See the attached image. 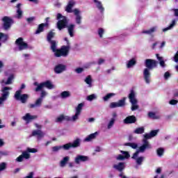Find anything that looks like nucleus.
<instances>
[{
	"instance_id": "53",
	"label": "nucleus",
	"mask_w": 178,
	"mask_h": 178,
	"mask_svg": "<svg viewBox=\"0 0 178 178\" xmlns=\"http://www.w3.org/2000/svg\"><path fill=\"white\" fill-rule=\"evenodd\" d=\"M35 20V17H31L26 19V22L30 24L32 22H34Z\"/></svg>"
},
{
	"instance_id": "25",
	"label": "nucleus",
	"mask_w": 178,
	"mask_h": 178,
	"mask_svg": "<svg viewBox=\"0 0 178 178\" xmlns=\"http://www.w3.org/2000/svg\"><path fill=\"white\" fill-rule=\"evenodd\" d=\"M93 1L95 2V3H96V6H97V9H99V11H101L102 13V12H104V10H105L104 7L102 6V3H101V1H99L98 0H93Z\"/></svg>"
},
{
	"instance_id": "57",
	"label": "nucleus",
	"mask_w": 178,
	"mask_h": 178,
	"mask_svg": "<svg viewBox=\"0 0 178 178\" xmlns=\"http://www.w3.org/2000/svg\"><path fill=\"white\" fill-rule=\"evenodd\" d=\"M24 159V158L23 157V155L22 154L16 159V161H17V162H23Z\"/></svg>"
},
{
	"instance_id": "14",
	"label": "nucleus",
	"mask_w": 178,
	"mask_h": 178,
	"mask_svg": "<svg viewBox=\"0 0 178 178\" xmlns=\"http://www.w3.org/2000/svg\"><path fill=\"white\" fill-rule=\"evenodd\" d=\"M113 168L120 173H123V170L126 168V165L124 162H120L118 164L113 165Z\"/></svg>"
},
{
	"instance_id": "1",
	"label": "nucleus",
	"mask_w": 178,
	"mask_h": 178,
	"mask_svg": "<svg viewBox=\"0 0 178 178\" xmlns=\"http://www.w3.org/2000/svg\"><path fill=\"white\" fill-rule=\"evenodd\" d=\"M145 66L146 68L143 70L144 80L147 84H149V79H151V72H149V70H152L153 69H155V67H157L158 61L154 59L147 58L145 60Z\"/></svg>"
},
{
	"instance_id": "4",
	"label": "nucleus",
	"mask_w": 178,
	"mask_h": 178,
	"mask_svg": "<svg viewBox=\"0 0 178 178\" xmlns=\"http://www.w3.org/2000/svg\"><path fill=\"white\" fill-rule=\"evenodd\" d=\"M58 44H56L54 49L51 47V51L54 52V55L56 58H60V56H67L69 55V51L70 50V46H62L60 49H56Z\"/></svg>"
},
{
	"instance_id": "19",
	"label": "nucleus",
	"mask_w": 178,
	"mask_h": 178,
	"mask_svg": "<svg viewBox=\"0 0 178 178\" xmlns=\"http://www.w3.org/2000/svg\"><path fill=\"white\" fill-rule=\"evenodd\" d=\"M74 5H76V2H74V0H70L65 8V12H67V13H72V12H73L72 9L73 8V6H74Z\"/></svg>"
},
{
	"instance_id": "40",
	"label": "nucleus",
	"mask_w": 178,
	"mask_h": 178,
	"mask_svg": "<svg viewBox=\"0 0 178 178\" xmlns=\"http://www.w3.org/2000/svg\"><path fill=\"white\" fill-rule=\"evenodd\" d=\"M144 159H145V157H144V156L138 157L136 159L137 165H143V162L144 161Z\"/></svg>"
},
{
	"instance_id": "54",
	"label": "nucleus",
	"mask_w": 178,
	"mask_h": 178,
	"mask_svg": "<svg viewBox=\"0 0 178 178\" xmlns=\"http://www.w3.org/2000/svg\"><path fill=\"white\" fill-rule=\"evenodd\" d=\"M122 153L124 154V156L126 159H129V157L130 156V154H129V152L122 151Z\"/></svg>"
},
{
	"instance_id": "55",
	"label": "nucleus",
	"mask_w": 178,
	"mask_h": 178,
	"mask_svg": "<svg viewBox=\"0 0 178 178\" xmlns=\"http://www.w3.org/2000/svg\"><path fill=\"white\" fill-rule=\"evenodd\" d=\"M170 105H177L178 104V101L176 99H171L169 102Z\"/></svg>"
},
{
	"instance_id": "42",
	"label": "nucleus",
	"mask_w": 178,
	"mask_h": 178,
	"mask_svg": "<svg viewBox=\"0 0 178 178\" xmlns=\"http://www.w3.org/2000/svg\"><path fill=\"white\" fill-rule=\"evenodd\" d=\"M23 17V11L22 9L17 10V19H22Z\"/></svg>"
},
{
	"instance_id": "52",
	"label": "nucleus",
	"mask_w": 178,
	"mask_h": 178,
	"mask_svg": "<svg viewBox=\"0 0 178 178\" xmlns=\"http://www.w3.org/2000/svg\"><path fill=\"white\" fill-rule=\"evenodd\" d=\"M80 113H75V115L72 116V120L74 122L76 120H77V119H79V116H80Z\"/></svg>"
},
{
	"instance_id": "32",
	"label": "nucleus",
	"mask_w": 178,
	"mask_h": 178,
	"mask_svg": "<svg viewBox=\"0 0 178 178\" xmlns=\"http://www.w3.org/2000/svg\"><path fill=\"white\" fill-rule=\"evenodd\" d=\"M69 97H70V91H63L60 93V97L63 98V99H65V98H69Z\"/></svg>"
},
{
	"instance_id": "18",
	"label": "nucleus",
	"mask_w": 178,
	"mask_h": 178,
	"mask_svg": "<svg viewBox=\"0 0 178 178\" xmlns=\"http://www.w3.org/2000/svg\"><path fill=\"white\" fill-rule=\"evenodd\" d=\"M42 104V99L39 97L35 102V104H30L29 105V108L30 109H34V108L40 107L41 106Z\"/></svg>"
},
{
	"instance_id": "26",
	"label": "nucleus",
	"mask_w": 178,
	"mask_h": 178,
	"mask_svg": "<svg viewBox=\"0 0 178 178\" xmlns=\"http://www.w3.org/2000/svg\"><path fill=\"white\" fill-rule=\"evenodd\" d=\"M97 136H98V132H95L93 134H91L85 138V141H88V142L91 141V140H94V138H95Z\"/></svg>"
},
{
	"instance_id": "60",
	"label": "nucleus",
	"mask_w": 178,
	"mask_h": 178,
	"mask_svg": "<svg viewBox=\"0 0 178 178\" xmlns=\"http://www.w3.org/2000/svg\"><path fill=\"white\" fill-rule=\"evenodd\" d=\"M117 159H118L119 161H123V159H126L124 156L122 154H119L118 156L117 157Z\"/></svg>"
},
{
	"instance_id": "8",
	"label": "nucleus",
	"mask_w": 178,
	"mask_h": 178,
	"mask_svg": "<svg viewBox=\"0 0 178 178\" xmlns=\"http://www.w3.org/2000/svg\"><path fill=\"white\" fill-rule=\"evenodd\" d=\"M128 98L129 99V102L131 104V111H137L138 109V106L137 105L138 101L136 99V92H134V90H131L130 93L129 94Z\"/></svg>"
},
{
	"instance_id": "56",
	"label": "nucleus",
	"mask_w": 178,
	"mask_h": 178,
	"mask_svg": "<svg viewBox=\"0 0 178 178\" xmlns=\"http://www.w3.org/2000/svg\"><path fill=\"white\" fill-rule=\"evenodd\" d=\"M75 72L78 73V74H80L82 72H84V69L82 67H78L75 70Z\"/></svg>"
},
{
	"instance_id": "48",
	"label": "nucleus",
	"mask_w": 178,
	"mask_h": 178,
	"mask_svg": "<svg viewBox=\"0 0 178 178\" xmlns=\"http://www.w3.org/2000/svg\"><path fill=\"white\" fill-rule=\"evenodd\" d=\"M104 29L100 28L98 29V35L100 37V38H102V37L104 36Z\"/></svg>"
},
{
	"instance_id": "61",
	"label": "nucleus",
	"mask_w": 178,
	"mask_h": 178,
	"mask_svg": "<svg viewBox=\"0 0 178 178\" xmlns=\"http://www.w3.org/2000/svg\"><path fill=\"white\" fill-rule=\"evenodd\" d=\"M174 60H175V62H176V63H178V51H177V53L175 54V55L174 56Z\"/></svg>"
},
{
	"instance_id": "38",
	"label": "nucleus",
	"mask_w": 178,
	"mask_h": 178,
	"mask_svg": "<svg viewBox=\"0 0 178 178\" xmlns=\"http://www.w3.org/2000/svg\"><path fill=\"white\" fill-rule=\"evenodd\" d=\"M83 106H84V104L80 103L78 104L77 107L76 108V113H81V111L83 110Z\"/></svg>"
},
{
	"instance_id": "47",
	"label": "nucleus",
	"mask_w": 178,
	"mask_h": 178,
	"mask_svg": "<svg viewBox=\"0 0 178 178\" xmlns=\"http://www.w3.org/2000/svg\"><path fill=\"white\" fill-rule=\"evenodd\" d=\"M22 155L25 159H29L30 158V154H29V152H24Z\"/></svg>"
},
{
	"instance_id": "11",
	"label": "nucleus",
	"mask_w": 178,
	"mask_h": 178,
	"mask_svg": "<svg viewBox=\"0 0 178 178\" xmlns=\"http://www.w3.org/2000/svg\"><path fill=\"white\" fill-rule=\"evenodd\" d=\"M15 44L17 45L19 51H23L29 48V44L24 41L23 38H19L17 39Z\"/></svg>"
},
{
	"instance_id": "7",
	"label": "nucleus",
	"mask_w": 178,
	"mask_h": 178,
	"mask_svg": "<svg viewBox=\"0 0 178 178\" xmlns=\"http://www.w3.org/2000/svg\"><path fill=\"white\" fill-rule=\"evenodd\" d=\"M57 29L60 31L63 30V29H66L67 27V17L65 16L62 15L60 13L57 14Z\"/></svg>"
},
{
	"instance_id": "10",
	"label": "nucleus",
	"mask_w": 178,
	"mask_h": 178,
	"mask_svg": "<svg viewBox=\"0 0 178 178\" xmlns=\"http://www.w3.org/2000/svg\"><path fill=\"white\" fill-rule=\"evenodd\" d=\"M54 37H55V32L50 31L47 33V42H49V44H50L51 47L53 49H55V46L58 45V42H56V40H52V38H54Z\"/></svg>"
},
{
	"instance_id": "16",
	"label": "nucleus",
	"mask_w": 178,
	"mask_h": 178,
	"mask_svg": "<svg viewBox=\"0 0 178 178\" xmlns=\"http://www.w3.org/2000/svg\"><path fill=\"white\" fill-rule=\"evenodd\" d=\"M88 161V156H83V155H78L76 158H75V163L78 164L81 162H87Z\"/></svg>"
},
{
	"instance_id": "36",
	"label": "nucleus",
	"mask_w": 178,
	"mask_h": 178,
	"mask_svg": "<svg viewBox=\"0 0 178 178\" xmlns=\"http://www.w3.org/2000/svg\"><path fill=\"white\" fill-rule=\"evenodd\" d=\"M44 31V26L42 24H39L35 34H40Z\"/></svg>"
},
{
	"instance_id": "12",
	"label": "nucleus",
	"mask_w": 178,
	"mask_h": 178,
	"mask_svg": "<svg viewBox=\"0 0 178 178\" xmlns=\"http://www.w3.org/2000/svg\"><path fill=\"white\" fill-rule=\"evenodd\" d=\"M70 122L71 118L70 117L67 115H65L63 114L60 115L58 117H57L55 120L56 123H62V122Z\"/></svg>"
},
{
	"instance_id": "27",
	"label": "nucleus",
	"mask_w": 178,
	"mask_h": 178,
	"mask_svg": "<svg viewBox=\"0 0 178 178\" xmlns=\"http://www.w3.org/2000/svg\"><path fill=\"white\" fill-rule=\"evenodd\" d=\"M155 31H156V27L154 26L149 30L143 31L142 34H148L149 35H151V34H153Z\"/></svg>"
},
{
	"instance_id": "30",
	"label": "nucleus",
	"mask_w": 178,
	"mask_h": 178,
	"mask_svg": "<svg viewBox=\"0 0 178 178\" xmlns=\"http://www.w3.org/2000/svg\"><path fill=\"white\" fill-rule=\"evenodd\" d=\"M126 99H127V97H123L121 99H120L118 102H117L118 104L119 108H122V106H126Z\"/></svg>"
},
{
	"instance_id": "22",
	"label": "nucleus",
	"mask_w": 178,
	"mask_h": 178,
	"mask_svg": "<svg viewBox=\"0 0 178 178\" xmlns=\"http://www.w3.org/2000/svg\"><path fill=\"white\" fill-rule=\"evenodd\" d=\"M8 90H10V87H4L3 89H2V95H1V97L3 98H5L6 99H8V97H9V91Z\"/></svg>"
},
{
	"instance_id": "51",
	"label": "nucleus",
	"mask_w": 178,
	"mask_h": 178,
	"mask_svg": "<svg viewBox=\"0 0 178 178\" xmlns=\"http://www.w3.org/2000/svg\"><path fill=\"white\" fill-rule=\"evenodd\" d=\"M45 97H47V92L45 90H41L40 97L39 98L44 99Z\"/></svg>"
},
{
	"instance_id": "21",
	"label": "nucleus",
	"mask_w": 178,
	"mask_h": 178,
	"mask_svg": "<svg viewBox=\"0 0 178 178\" xmlns=\"http://www.w3.org/2000/svg\"><path fill=\"white\" fill-rule=\"evenodd\" d=\"M38 116L37 115H31L30 113H26L24 117H22V119L25 120L26 122H31L32 120H35V119H37Z\"/></svg>"
},
{
	"instance_id": "45",
	"label": "nucleus",
	"mask_w": 178,
	"mask_h": 178,
	"mask_svg": "<svg viewBox=\"0 0 178 178\" xmlns=\"http://www.w3.org/2000/svg\"><path fill=\"white\" fill-rule=\"evenodd\" d=\"M115 118H111V120H110V122H109V123H108V129H111L113 126V124H115Z\"/></svg>"
},
{
	"instance_id": "50",
	"label": "nucleus",
	"mask_w": 178,
	"mask_h": 178,
	"mask_svg": "<svg viewBox=\"0 0 178 178\" xmlns=\"http://www.w3.org/2000/svg\"><path fill=\"white\" fill-rule=\"evenodd\" d=\"M6 169V163H0V172H2V170H5Z\"/></svg>"
},
{
	"instance_id": "29",
	"label": "nucleus",
	"mask_w": 178,
	"mask_h": 178,
	"mask_svg": "<svg viewBox=\"0 0 178 178\" xmlns=\"http://www.w3.org/2000/svg\"><path fill=\"white\" fill-rule=\"evenodd\" d=\"M144 131H145V128H144V127H140L136 128L134 131V134H144Z\"/></svg>"
},
{
	"instance_id": "49",
	"label": "nucleus",
	"mask_w": 178,
	"mask_h": 178,
	"mask_svg": "<svg viewBox=\"0 0 178 178\" xmlns=\"http://www.w3.org/2000/svg\"><path fill=\"white\" fill-rule=\"evenodd\" d=\"M27 152H30L31 154H35V152H38V150L35 148L28 147L27 148Z\"/></svg>"
},
{
	"instance_id": "34",
	"label": "nucleus",
	"mask_w": 178,
	"mask_h": 178,
	"mask_svg": "<svg viewBox=\"0 0 178 178\" xmlns=\"http://www.w3.org/2000/svg\"><path fill=\"white\" fill-rule=\"evenodd\" d=\"M69 156L64 157L62 161H60V166L63 168V166H65L67 162H69Z\"/></svg>"
},
{
	"instance_id": "62",
	"label": "nucleus",
	"mask_w": 178,
	"mask_h": 178,
	"mask_svg": "<svg viewBox=\"0 0 178 178\" xmlns=\"http://www.w3.org/2000/svg\"><path fill=\"white\" fill-rule=\"evenodd\" d=\"M5 101H6V99H5V97H3L2 96L0 97V105H2V104H3Z\"/></svg>"
},
{
	"instance_id": "23",
	"label": "nucleus",
	"mask_w": 178,
	"mask_h": 178,
	"mask_svg": "<svg viewBox=\"0 0 178 178\" xmlns=\"http://www.w3.org/2000/svg\"><path fill=\"white\" fill-rule=\"evenodd\" d=\"M137 65V60H136V58H131L129 60L127 64V69H130L131 67H133V66H136Z\"/></svg>"
},
{
	"instance_id": "28",
	"label": "nucleus",
	"mask_w": 178,
	"mask_h": 178,
	"mask_svg": "<svg viewBox=\"0 0 178 178\" xmlns=\"http://www.w3.org/2000/svg\"><path fill=\"white\" fill-rule=\"evenodd\" d=\"M124 145L125 147H131L133 149H137L138 148V145L134 143H125Z\"/></svg>"
},
{
	"instance_id": "31",
	"label": "nucleus",
	"mask_w": 178,
	"mask_h": 178,
	"mask_svg": "<svg viewBox=\"0 0 178 178\" xmlns=\"http://www.w3.org/2000/svg\"><path fill=\"white\" fill-rule=\"evenodd\" d=\"M176 26V19H173L172 21V23L170 24V26L167 28H164L163 29V31L165 33V31H168V30H171V29H173Z\"/></svg>"
},
{
	"instance_id": "9",
	"label": "nucleus",
	"mask_w": 178,
	"mask_h": 178,
	"mask_svg": "<svg viewBox=\"0 0 178 178\" xmlns=\"http://www.w3.org/2000/svg\"><path fill=\"white\" fill-rule=\"evenodd\" d=\"M3 22L2 27L3 30L6 31H8V30H10V29L12 27V24L15 23V21H13V19L10 18L8 16H4L1 19Z\"/></svg>"
},
{
	"instance_id": "15",
	"label": "nucleus",
	"mask_w": 178,
	"mask_h": 178,
	"mask_svg": "<svg viewBox=\"0 0 178 178\" xmlns=\"http://www.w3.org/2000/svg\"><path fill=\"white\" fill-rule=\"evenodd\" d=\"M65 70H66V65L63 64H58L54 67V72L57 74L63 73V72H65Z\"/></svg>"
},
{
	"instance_id": "58",
	"label": "nucleus",
	"mask_w": 178,
	"mask_h": 178,
	"mask_svg": "<svg viewBox=\"0 0 178 178\" xmlns=\"http://www.w3.org/2000/svg\"><path fill=\"white\" fill-rule=\"evenodd\" d=\"M170 77V73L169 72H166L164 74V79L165 80H168V79H169Z\"/></svg>"
},
{
	"instance_id": "39",
	"label": "nucleus",
	"mask_w": 178,
	"mask_h": 178,
	"mask_svg": "<svg viewBox=\"0 0 178 178\" xmlns=\"http://www.w3.org/2000/svg\"><path fill=\"white\" fill-rule=\"evenodd\" d=\"M141 146L139 147L138 150H137L132 156V159H137V156H138V154H140V152H145V151H141L140 149Z\"/></svg>"
},
{
	"instance_id": "43",
	"label": "nucleus",
	"mask_w": 178,
	"mask_h": 178,
	"mask_svg": "<svg viewBox=\"0 0 178 178\" xmlns=\"http://www.w3.org/2000/svg\"><path fill=\"white\" fill-rule=\"evenodd\" d=\"M15 76H13V74L10 75V76L7 79V81L5 82V84L6 85L12 84V80H13Z\"/></svg>"
},
{
	"instance_id": "24",
	"label": "nucleus",
	"mask_w": 178,
	"mask_h": 178,
	"mask_svg": "<svg viewBox=\"0 0 178 178\" xmlns=\"http://www.w3.org/2000/svg\"><path fill=\"white\" fill-rule=\"evenodd\" d=\"M32 136H38V138H42L44 137V133L41 130H35L32 132Z\"/></svg>"
},
{
	"instance_id": "59",
	"label": "nucleus",
	"mask_w": 178,
	"mask_h": 178,
	"mask_svg": "<svg viewBox=\"0 0 178 178\" xmlns=\"http://www.w3.org/2000/svg\"><path fill=\"white\" fill-rule=\"evenodd\" d=\"M172 11L174 12V16H175V17H178V9L174 8L172 9Z\"/></svg>"
},
{
	"instance_id": "20",
	"label": "nucleus",
	"mask_w": 178,
	"mask_h": 178,
	"mask_svg": "<svg viewBox=\"0 0 178 178\" xmlns=\"http://www.w3.org/2000/svg\"><path fill=\"white\" fill-rule=\"evenodd\" d=\"M76 27V25L73 24H70L67 26L68 34L70 37H74V29Z\"/></svg>"
},
{
	"instance_id": "13",
	"label": "nucleus",
	"mask_w": 178,
	"mask_h": 178,
	"mask_svg": "<svg viewBox=\"0 0 178 178\" xmlns=\"http://www.w3.org/2000/svg\"><path fill=\"white\" fill-rule=\"evenodd\" d=\"M137 122V118L135 115H129L124 120V124H133Z\"/></svg>"
},
{
	"instance_id": "2",
	"label": "nucleus",
	"mask_w": 178,
	"mask_h": 178,
	"mask_svg": "<svg viewBox=\"0 0 178 178\" xmlns=\"http://www.w3.org/2000/svg\"><path fill=\"white\" fill-rule=\"evenodd\" d=\"M81 144V140L77 138L73 143H68L63 145L54 146L52 147L53 152H58L60 149H64L65 151H69L70 148H79Z\"/></svg>"
},
{
	"instance_id": "33",
	"label": "nucleus",
	"mask_w": 178,
	"mask_h": 178,
	"mask_svg": "<svg viewBox=\"0 0 178 178\" xmlns=\"http://www.w3.org/2000/svg\"><path fill=\"white\" fill-rule=\"evenodd\" d=\"M148 118H149V119H153L154 120L159 119V116L156 115V114L154 112H149Z\"/></svg>"
},
{
	"instance_id": "37",
	"label": "nucleus",
	"mask_w": 178,
	"mask_h": 178,
	"mask_svg": "<svg viewBox=\"0 0 178 178\" xmlns=\"http://www.w3.org/2000/svg\"><path fill=\"white\" fill-rule=\"evenodd\" d=\"M112 97H115V93H108L103 97V100L106 102V101L111 99Z\"/></svg>"
},
{
	"instance_id": "64",
	"label": "nucleus",
	"mask_w": 178,
	"mask_h": 178,
	"mask_svg": "<svg viewBox=\"0 0 178 178\" xmlns=\"http://www.w3.org/2000/svg\"><path fill=\"white\" fill-rule=\"evenodd\" d=\"M105 60L104 58H99L98 61V65H102V63H104Z\"/></svg>"
},
{
	"instance_id": "6",
	"label": "nucleus",
	"mask_w": 178,
	"mask_h": 178,
	"mask_svg": "<svg viewBox=\"0 0 178 178\" xmlns=\"http://www.w3.org/2000/svg\"><path fill=\"white\" fill-rule=\"evenodd\" d=\"M33 86L36 87L34 89V91H35V92L43 91L44 90H42V88H44V87L48 90H52L54 87V84H52V82H51V81H46L40 83H38V82L35 81L33 83Z\"/></svg>"
},
{
	"instance_id": "35",
	"label": "nucleus",
	"mask_w": 178,
	"mask_h": 178,
	"mask_svg": "<svg viewBox=\"0 0 178 178\" xmlns=\"http://www.w3.org/2000/svg\"><path fill=\"white\" fill-rule=\"evenodd\" d=\"M156 154L158 156H163V154H165V149L162 147H159L156 149Z\"/></svg>"
},
{
	"instance_id": "63",
	"label": "nucleus",
	"mask_w": 178,
	"mask_h": 178,
	"mask_svg": "<svg viewBox=\"0 0 178 178\" xmlns=\"http://www.w3.org/2000/svg\"><path fill=\"white\" fill-rule=\"evenodd\" d=\"M8 38V35H5L3 33H0V40H2V38Z\"/></svg>"
},
{
	"instance_id": "5",
	"label": "nucleus",
	"mask_w": 178,
	"mask_h": 178,
	"mask_svg": "<svg viewBox=\"0 0 178 178\" xmlns=\"http://www.w3.org/2000/svg\"><path fill=\"white\" fill-rule=\"evenodd\" d=\"M24 88H26V85L22 83L19 90H17L14 95L15 99H16V101H21L22 104H26V102H27V99H29V95H22V90H24Z\"/></svg>"
},
{
	"instance_id": "41",
	"label": "nucleus",
	"mask_w": 178,
	"mask_h": 178,
	"mask_svg": "<svg viewBox=\"0 0 178 178\" xmlns=\"http://www.w3.org/2000/svg\"><path fill=\"white\" fill-rule=\"evenodd\" d=\"M85 83H86V84L88 86H91V84H92V79L91 78L90 75L88 76L85 79Z\"/></svg>"
},
{
	"instance_id": "44",
	"label": "nucleus",
	"mask_w": 178,
	"mask_h": 178,
	"mask_svg": "<svg viewBox=\"0 0 178 178\" xmlns=\"http://www.w3.org/2000/svg\"><path fill=\"white\" fill-rule=\"evenodd\" d=\"M93 99H97V96L95 94L90 95L87 97L88 101H93Z\"/></svg>"
},
{
	"instance_id": "46",
	"label": "nucleus",
	"mask_w": 178,
	"mask_h": 178,
	"mask_svg": "<svg viewBox=\"0 0 178 178\" xmlns=\"http://www.w3.org/2000/svg\"><path fill=\"white\" fill-rule=\"evenodd\" d=\"M110 108L113 109V108H119V104L118 102H111L110 104Z\"/></svg>"
},
{
	"instance_id": "3",
	"label": "nucleus",
	"mask_w": 178,
	"mask_h": 178,
	"mask_svg": "<svg viewBox=\"0 0 178 178\" xmlns=\"http://www.w3.org/2000/svg\"><path fill=\"white\" fill-rule=\"evenodd\" d=\"M159 130H152L149 134H145L144 135V138L143 139V145L140 146V151H145V149H151L152 146L149 144L148 140L152 138V137H155L158 134Z\"/></svg>"
},
{
	"instance_id": "17",
	"label": "nucleus",
	"mask_w": 178,
	"mask_h": 178,
	"mask_svg": "<svg viewBox=\"0 0 178 178\" xmlns=\"http://www.w3.org/2000/svg\"><path fill=\"white\" fill-rule=\"evenodd\" d=\"M73 12L74 15L76 16L75 20L76 24H81V15H80V10H79L77 8H75Z\"/></svg>"
}]
</instances>
